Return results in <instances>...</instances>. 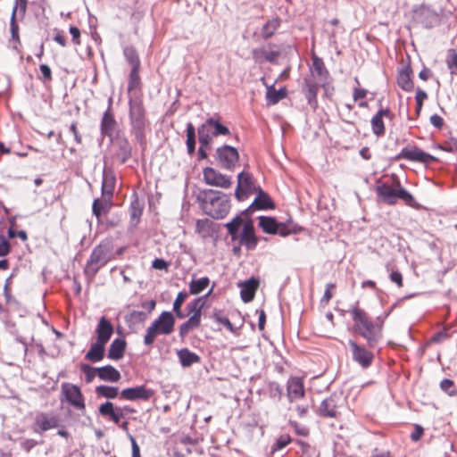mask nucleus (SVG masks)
<instances>
[{"label":"nucleus","instance_id":"f257e3e1","mask_svg":"<svg viewBox=\"0 0 457 457\" xmlns=\"http://www.w3.org/2000/svg\"><path fill=\"white\" fill-rule=\"evenodd\" d=\"M353 324V330L367 341L368 346L375 348L382 339L383 321L375 323L370 320L367 312L353 305L350 309Z\"/></svg>","mask_w":457,"mask_h":457},{"label":"nucleus","instance_id":"f03ea898","mask_svg":"<svg viewBox=\"0 0 457 457\" xmlns=\"http://www.w3.org/2000/svg\"><path fill=\"white\" fill-rule=\"evenodd\" d=\"M196 199L204 212L215 220L225 218L230 210L229 197L221 191L204 189Z\"/></svg>","mask_w":457,"mask_h":457},{"label":"nucleus","instance_id":"7ed1b4c3","mask_svg":"<svg viewBox=\"0 0 457 457\" xmlns=\"http://www.w3.org/2000/svg\"><path fill=\"white\" fill-rule=\"evenodd\" d=\"M129 121L131 132L136 139L142 144L145 141V129L146 124L145 110L143 104L142 97L134 92L129 96Z\"/></svg>","mask_w":457,"mask_h":457},{"label":"nucleus","instance_id":"20e7f679","mask_svg":"<svg viewBox=\"0 0 457 457\" xmlns=\"http://www.w3.org/2000/svg\"><path fill=\"white\" fill-rule=\"evenodd\" d=\"M175 325L174 315L168 311L162 312L160 316L154 320L147 328L144 337V344L150 346L154 344L155 338L159 335H170Z\"/></svg>","mask_w":457,"mask_h":457},{"label":"nucleus","instance_id":"39448f33","mask_svg":"<svg viewBox=\"0 0 457 457\" xmlns=\"http://www.w3.org/2000/svg\"><path fill=\"white\" fill-rule=\"evenodd\" d=\"M376 193L381 202L389 205L396 204L398 199H402L409 206H414L415 204L412 195L403 188L399 182L396 188L391 187L386 183L378 185Z\"/></svg>","mask_w":457,"mask_h":457},{"label":"nucleus","instance_id":"423d86ee","mask_svg":"<svg viewBox=\"0 0 457 457\" xmlns=\"http://www.w3.org/2000/svg\"><path fill=\"white\" fill-rule=\"evenodd\" d=\"M198 139L202 145H210L213 137L225 136L229 134V129L213 117L208 118L198 129Z\"/></svg>","mask_w":457,"mask_h":457},{"label":"nucleus","instance_id":"0eeeda50","mask_svg":"<svg viewBox=\"0 0 457 457\" xmlns=\"http://www.w3.org/2000/svg\"><path fill=\"white\" fill-rule=\"evenodd\" d=\"M111 260V251L107 245H98L96 246L85 267V274L88 277H95L98 270Z\"/></svg>","mask_w":457,"mask_h":457},{"label":"nucleus","instance_id":"6e6552de","mask_svg":"<svg viewBox=\"0 0 457 457\" xmlns=\"http://www.w3.org/2000/svg\"><path fill=\"white\" fill-rule=\"evenodd\" d=\"M347 344L350 347L353 361L362 370L369 369L374 361L375 354L370 350L368 345H359L353 339H349Z\"/></svg>","mask_w":457,"mask_h":457},{"label":"nucleus","instance_id":"1a4fd4ad","mask_svg":"<svg viewBox=\"0 0 457 457\" xmlns=\"http://www.w3.org/2000/svg\"><path fill=\"white\" fill-rule=\"evenodd\" d=\"M60 426V416L54 411H38L35 415L32 424V430L36 434L42 435L50 429L57 428Z\"/></svg>","mask_w":457,"mask_h":457},{"label":"nucleus","instance_id":"9d476101","mask_svg":"<svg viewBox=\"0 0 457 457\" xmlns=\"http://www.w3.org/2000/svg\"><path fill=\"white\" fill-rule=\"evenodd\" d=\"M402 159L424 164L429 163L436 160L433 155L422 151L416 145L405 146L397 155L394 157V160L395 161Z\"/></svg>","mask_w":457,"mask_h":457},{"label":"nucleus","instance_id":"9b49d317","mask_svg":"<svg viewBox=\"0 0 457 457\" xmlns=\"http://www.w3.org/2000/svg\"><path fill=\"white\" fill-rule=\"evenodd\" d=\"M62 393L65 400L75 409L84 411L86 409L84 396L80 388L71 383H63L62 385Z\"/></svg>","mask_w":457,"mask_h":457},{"label":"nucleus","instance_id":"f8f14e48","mask_svg":"<svg viewBox=\"0 0 457 457\" xmlns=\"http://www.w3.org/2000/svg\"><path fill=\"white\" fill-rule=\"evenodd\" d=\"M238 158V152L233 146L224 145L216 150V159L220 165L226 170H232Z\"/></svg>","mask_w":457,"mask_h":457},{"label":"nucleus","instance_id":"ddd939ff","mask_svg":"<svg viewBox=\"0 0 457 457\" xmlns=\"http://www.w3.org/2000/svg\"><path fill=\"white\" fill-rule=\"evenodd\" d=\"M343 404L341 395L333 394L324 399L319 408V413L325 418H337L339 414V408Z\"/></svg>","mask_w":457,"mask_h":457},{"label":"nucleus","instance_id":"4468645a","mask_svg":"<svg viewBox=\"0 0 457 457\" xmlns=\"http://www.w3.org/2000/svg\"><path fill=\"white\" fill-rule=\"evenodd\" d=\"M257 189L250 173L241 171L237 175V186L235 195L238 201H244L249 194L255 192Z\"/></svg>","mask_w":457,"mask_h":457},{"label":"nucleus","instance_id":"2eb2a0df","mask_svg":"<svg viewBox=\"0 0 457 457\" xmlns=\"http://www.w3.org/2000/svg\"><path fill=\"white\" fill-rule=\"evenodd\" d=\"M414 21L423 28L431 29L438 23V14L431 8L421 5L414 11Z\"/></svg>","mask_w":457,"mask_h":457},{"label":"nucleus","instance_id":"dca6fc26","mask_svg":"<svg viewBox=\"0 0 457 457\" xmlns=\"http://www.w3.org/2000/svg\"><path fill=\"white\" fill-rule=\"evenodd\" d=\"M203 175L204 181L210 186L228 188L232 184L229 177L221 174L211 167L204 168Z\"/></svg>","mask_w":457,"mask_h":457},{"label":"nucleus","instance_id":"f3484780","mask_svg":"<svg viewBox=\"0 0 457 457\" xmlns=\"http://www.w3.org/2000/svg\"><path fill=\"white\" fill-rule=\"evenodd\" d=\"M154 395V390L145 386L128 387L120 392V396L129 401L143 400L147 401Z\"/></svg>","mask_w":457,"mask_h":457},{"label":"nucleus","instance_id":"a211bd4d","mask_svg":"<svg viewBox=\"0 0 457 457\" xmlns=\"http://www.w3.org/2000/svg\"><path fill=\"white\" fill-rule=\"evenodd\" d=\"M312 63L310 67V71L312 76L320 82L322 87H325V84L328 79V71L326 69L324 62L321 58L313 54L312 57Z\"/></svg>","mask_w":457,"mask_h":457},{"label":"nucleus","instance_id":"6ab92c4d","mask_svg":"<svg viewBox=\"0 0 457 457\" xmlns=\"http://www.w3.org/2000/svg\"><path fill=\"white\" fill-rule=\"evenodd\" d=\"M111 104L112 99H109V106L107 110L104 112L102 120H101V134L104 137H108L111 140H112L115 129H116V120L114 119L113 114L111 112Z\"/></svg>","mask_w":457,"mask_h":457},{"label":"nucleus","instance_id":"aec40b11","mask_svg":"<svg viewBox=\"0 0 457 457\" xmlns=\"http://www.w3.org/2000/svg\"><path fill=\"white\" fill-rule=\"evenodd\" d=\"M239 242L245 245L248 250L255 249L258 244V238L254 234V228L251 220L243 225V229L240 235Z\"/></svg>","mask_w":457,"mask_h":457},{"label":"nucleus","instance_id":"412c9836","mask_svg":"<svg viewBox=\"0 0 457 457\" xmlns=\"http://www.w3.org/2000/svg\"><path fill=\"white\" fill-rule=\"evenodd\" d=\"M384 117L393 119L394 114L388 108H382L378 110V112L371 118L370 123L372 132L377 137H381L385 134V125L383 121Z\"/></svg>","mask_w":457,"mask_h":457},{"label":"nucleus","instance_id":"4be33fe9","mask_svg":"<svg viewBox=\"0 0 457 457\" xmlns=\"http://www.w3.org/2000/svg\"><path fill=\"white\" fill-rule=\"evenodd\" d=\"M287 397L290 402L298 400L304 395L303 381L299 377L290 378L287 386Z\"/></svg>","mask_w":457,"mask_h":457},{"label":"nucleus","instance_id":"5701e85b","mask_svg":"<svg viewBox=\"0 0 457 457\" xmlns=\"http://www.w3.org/2000/svg\"><path fill=\"white\" fill-rule=\"evenodd\" d=\"M96 341L104 345L113 334V326L104 316L101 317L96 328Z\"/></svg>","mask_w":457,"mask_h":457},{"label":"nucleus","instance_id":"b1692460","mask_svg":"<svg viewBox=\"0 0 457 457\" xmlns=\"http://www.w3.org/2000/svg\"><path fill=\"white\" fill-rule=\"evenodd\" d=\"M320 86V82L314 81L312 79H304L303 90L305 91V97L313 110L318 106L317 95Z\"/></svg>","mask_w":457,"mask_h":457},{"label":"nucleus","instance_id":"393cba45","mask_svg":"<svg viewBox=\"0 0 457 457\" xmlns=\"http://www.w3.org/2000/svg\"><path fill=\"white\" fill-rule=\"evenodd\" d=\"M116 157L120 163H125L132 154V146L127 137H118L115 141Z\"/></svg>","mask_w":457,"mask_h":457},{"label":"nucleus","instance_id":"a878e982","mask_svg":"<svg viewBox=\"0 0 457 457\" xmlns=\"http://www.w3.org/2000/svg\"><path fill=\"white\" fill-rule=\"evenodd\" d=\"M257 195L254 198L252 204L249 206V208L245 211H249L251 209L253 210H270L274 209L275 204L270 195L264 192L261 187H258Z\"/></svg>","mask_w":457,"mask_h":457},{"label":"nucleus","instance_id":"bb28decb","mask_svg":"<svg viewBox=\"0 0 457 457\" xmlns=\"http://www.w3.org/2000/svg\"><path fill=\"white\" fill-rule=\"evenodd\" d=\"M279 55L276 50H267L265 47L254 48L252 50L253 59L256 62L262 63L263 61L274 62Z\"/></svg>","mask_w":457,"mask_h":457},{"label":"nucleus","instance_id":"cd10ccee","mask_svg":"<svg viewBox=\"0 0 457 457\" xmlns=\"http://www.w3.org/2000/svg\"><path fill=\"white\" fill-rule=\"evenodd\" d=\"M143 213V204L140 203L137 195L131 201L129 205V228L130 230L134 229L140 221L141 215Z\"/></svg>","mask_w":457,"mask_h":457},{"label":"nucleus","instance_id":"c85d7f7f","mask_svg":"<svg viewBox=\"0 0 457 457\" xmlns=\"http://www.w3.org/2000/svg\"><path fill=\"white\" fill-rule=\"evenodd\" d=\"M239 287H241L240 295L245 303L252 301L254 297L255 291L258 287V280L252 278L242 282Z\"/></svg>","mask_w":457,"mask_h":457},{"label":"nucleus","instance_id":"c756f323","mask_svg":"<svg viewBox=\"0 0 457 457\" xmlns=\"http://www.w3.org/2000/svg\"><path fill=\"white\" fill-rule=\"evenodd\" d=\"M115 186V177L112 171H107L105 169L103 172L102 181V195L103 198L112 199Z\"/></svg>","mask_w":457,"mask_h":457},{"label":"nucleus","instance_id":"7c9ffc66","mask_svg":"<svg viewBox=\"0 0 457 457\" xmlns=\"http://www.w3.org/2000/svg\"><path fill=\"white\" fill-rule=\"evenodd\" d=\"M126 341L122 338H115L108 350L107 357L111 360L119 361L124 356Z\"/></svg>","mask_w":457,"mask_h":457},{"label":"nucleus","instance_id":"2f4dec72","mask_svg":"<svg viewBox=\"0 0 457 457\" xmlns=\"http://www.w3.org/2000/svg\"><path fill=\"white\" fill-rule=\"evenodd\" d=\"M287 95L286 87L276 89L274 85L266 86V101L270 105L278 104L280 100L284 99Z\"/></svg>","mask_w":457,"mask_h":457},{"label":"nucleus","instance_id":"473e14b6","mask_svg":"<svg viewBox=\"0 0 457 457\" xmlns=\"http://www.w3.org/2000/svg\"><path fill=\"white\" fill-rule=\"evenodd\" d=\"M97 377L103 381L117 382L120 378V371L112 365L97 368Z\"/></svg>","mask_w":457,"mask_h":457},{"label":"nucleus","instance_id":"72a5a7b5","mask_svg":"<svg viewBox=\"0 0 457 457\" xmlns=\"http://www.w3.org/2000/svg\"><path fill=\"white\" fill-rule=\"evenodd\" d=\"M105 345L96 341L85 355V359L91 362H98L104 357Z\"/></svg>","mask_w":457,"mask_h":457},{"label":"nucleus","instance_id":"f704fd0d","mask_svg":"<svg viewBox=\"0 0 457 457\" xmlns=\"http://www.w3.org/2000/svg\"><path fill=\"white\" fill-rule=\"evenodd\" d=\"M411 70L409 66L403 68L397 76V84L404 91L410 92L413 89V82L411 78Z\"/></svg>","mask_w":457,"mask_h":457},{"label":"nucleus","instance_id":"c9c22d12","mask_svg":"<svg viewBox=\"0 0 457 457\" xmlns=\"http://www.w3.org/2000/svg\"><path fill=\"white\" fill-rule=\"evenodd\" d=\"M178 358L182 367H190L194 363L200 361V357L195 353L188 350L187 348H182L177 352Z\"/></svg>","mask_w":457,"mask_h":457},{"label":"nucleus","instance_id":"e433bc0d","mask_svg":"<svg viewBox=\"0 0 457 457\" xmlns=\"http://www.w3.org/2000/svg\"><path fill=\"white\" fill-rule=\"evenodd\" d=\"M278 222L273 217L261 216L259 217V226L263 232L270 235H276L278 231Z\"/></svg>","mask_w":457,"mask_h":457},{"label":"nucleus","instance_id":"4c0bfd02","mask_svg":"<svg viewBox=\"0 0 457 457\" xmlns=\"http://www.w3.org/2000/svg\"><path fill=\"white\" fill-rule=\"evenodd\" d=\"M111 200L107 197L101 199H95L92 205V212L94 215L99 219L104 213L107 212L111 207Z\"/></svg>","mask_w":457,"mask_h":457},{"label":"nucleus","instance_id":"58836bf2","mask_svg":"<svg viewBox=\"0 0 457 457\" xmlns=\"http://www.w3.org/2000/svg\"><path fill=\"white\" fill-rule=\"evenodd\" d=\"M281 21L278 18H274L268 21L262 28V37L263 39L271 37L280 27Z\"/></svg>","mask_w":457,"mask_h":457},{"label":"nucleus","instance_id":"ea45409f","mask_svg":"<svg viewBox=\"0 0 457 457\" xmlns=\"http://www.w3.org/2000/svg\"><path fill=\"white\" fill-rule=\"evenodd\" d=\"M210 283V279L207 277H203L198 279H192L189 283V294L198 295L202 293Z\"/></svg>","mask_w":457,"mask_h":457},{"label":"nucleus","instance_id":"a19ab883","mask_svg":"<svg viewBox=\"0 0 457 457\" xmlns=\"http://www.w3.org/2000/svg\"><path fill=\"white\" fill-rule=\"evenodd\" d=\"M242 224L243 219L240 215H237L230 221L225 224L228 233L230 235L233 241L238 238V230Z\"/></svg>","mask_w":457,"mask_h":457},{"label":"nucleus","instance_id":"79ce46f5","mask_svg":"<svg viewBox=\"0 0 457 457\" xmlns=\"http://www.w3.org/2000/svg\"><path fill=\"white\" fill-rule=\"evenodd\" d=\"M187 148L189 154L195 150V129L191 122L187 124Z\"/></svg>","mask_w":457,"mask_h":457},{"label":"nucleus","instance_id":"37998d69","mask_svg":"<svg viewBox=\"0 0 457 457\" xmlns=\"http://www.w3.org/2000/svg\"><path fill=\"white\" fill-rule=\"evenodd\" d=\"M96 392L98 395L108 398V399H114L117 397L119 394L118 387L101 385L96 386Z\"/></svg>","mask_w":457,"mask_h":457},{"label":"nucleus","instance_id":"c03bdc74","mask_svg":"<svg viewBox=\"0 0 457 457\" xmlns=\"http://www.w3.org/2000/svg\"><path fill=\"white\" fill-rule=\"evenodd\" d=\"M126 60L132 68L140 67V61L136 49L133 46H127L123 50Z\"/></svg>","mask_w":457,"mask_h":457},{"label":"nucleus","instance_id":"a18cd8bd","mask_svg":"<svg viewBox=\"0 0 457 457\" xmlns=\"http://www.w3.org/2000/svg\"><path fill=\"white\" fill-rule=\"evenodd\" d=\"M187 293L181 291L177 295V297L173 303V312H175L176 316L179 319H183L186 317V314L181 310V306L185 300L187 299Z\"/></svg>","mask_w":457,"mask_h":457},{"label":"nucleus","instance_id":"49530a36","mask_svg":"<svg viewBox=\"0 0 457 457\" xmlns=\"http://www.w3.org/2000/svg\"><path fill=\"white\" fill-rule=\"evenodd\" d=\"M204 298L205 297H197L188 303L187 305V312L189 314H202V310L204 307Z\"/></svg>","mask_w":457,"mask_h":457},{"label":"nucleus","instance_id":"de8ad7c7","mask_svg":"<svg viewBox=\"0 0 457 457\" xmlns=\"http://www.w3.org/2000/svg\"><path fill=\"white\" fill-rule=\"evenodd\" d=\"M446 64L452 74L457 73V52L453 48L447 51Z\"/></svg>","mask_w":457,"mask_h":457},{"label":"nucleus","instance_id":"09e8293b","mask_svg":"<svg viewBox=\"0 0 457 457\" xmlns=\"http://www.w3.org/2000/svg\"><path fill=\"white\" fill-rule=\"evenodd\" d=\"M139 67L132 68L129 74V80L128 85V90L129 93L138 87L140 79L138 76Z\"/></svg>","mask_w":457,"mask_h":457},{"label":"nucleus","instance_id":"8fccbe9b","mask_svg":"<svg viewBox=\"0 0 457 457\" xmlns=\"http://www.w3.org/2000/svg\"><path fill=\"white\" fill-rule=\"evenodd\" d=\"M440 388L450 396H453L457 394L453 381L449 378H445L440 382Z\"/></svg>","mask_w":457,"mask_h":457},{"label":"nucleus","instance_id":"3c124183","mask_svg":"<svg viewBox=\"0 0 457 457\" xmlns=\"http://www.w3.org/2000/svg\"><path fill=\"white\" fill-rule=\"evenodd\" d=\"M80 369L85 374L87 383H91L95 377L97 376V368L91 367L88 364H82Z\"/></svg>","mask_w":457,"mask_h":457},{"label":"nucleus","instance_id":"603ef678","mask_svg":"<svg viewBox=\"0 0 457 457\" xmlns=\"http://www.w3.org/2000/svg\"><path fill=\"white\" fill-rule=\"evenodd\" d=\"M147 312L145 311H132L128 314V320L133 322H142L147 319Z\"/></svg>","mask_w":457,"mask_h":457},{"label":"nucleus","instance_id":"864d4df0","mask_svg":"<svg viewBox=\"0 0 457 457\" xmlns=\"http://www.w3.org/2000/svg\"><path fill=\"white\" fill-rule=\"evenodd\" d=\"M443 151L457 154V138L451 137L445 143L440 146Z\"/></svg>","mask_w":457,"mask_h":457},{"label":"nucleus","instance_id":"5fc2aeb1","mask_svg":"<svg viewBox=\"0 0 457 457\" xmlns=\"http://www.w3.org/2000/svg\"><path fill=\"white\" fill-rule=\"evenodd\" d=\"M289 425L294 428L295 432L298 436H307L309 435V428L306 426L301 425L294 420H290Z\"/></svg>","mask_w":457,"mask_h":457},{"label":"nucleus","instance_id":"6e6d98bb","mask_svg":"<svg viewBox=\"0 0 457 457\" xmlns=\"http://www.w3.org/2000/svg\"><path fill=\"white\" fill-rule=\"evenodd\" d=\"M299 229L300 228H296V226H294L292 228H288L286 224L278 222L277 234L281 237H287L291 233H297Z\"/></svg>","mask_w":457,"mask_h":457},{"label":"nucleus","instance_id":"4d7b16f0","mask_svg":"<svg viewBox=\"0 0 457 457\" xmlns=\"http://www.w3.org/2000/svg\"><path fill=\"white\" fill-rule=\"evenodd\" d=\"M290 442V436L283 435L277 439L276 444L272 446V451H279L286 447Z\"/></svg>","mask_w":457,"mask_h":457},{"label":"nucleus","instance_id":"13d9d810","mask_svg":"<svg viewBox=\"0 0 457 457\" xmlns=\"http://www.w3.org/2000/svg\"><path fill=\"white\" fill-rule=\"evenodd\" d=\"M27 4L28 0H15V4L12 8V13H14V15H16L17 12H19L20 14L23 17L26 12Z\"/></svg>","mask_w":457,"mask_h":457},{"label":"nucleus","instance_id":"bf43d9fd","mask_svg":"<svg viewBox=\"0 0 457 457\" xmlns=\"http://www.w3.org/2000/svg\"><path fill=\"white\" fill-rule=\"evenodd\" d=\"M16 15L12 13L11 21H10V30L12 40L19 41V26L15 20Z\"/></svg>","mask_w":457,"mask_h":457},{"label":"nucleus","instance_id":"052dcab7","mask_svg":"<svg viewBox=\"0 0 457 457\" xmlns=\"http://www.w3.org/2000/svg\"><path fill=\"white\" fill-rule=\"evenodd\" d=\"M38 444L39 443L34 439L23 438L21 440V448L28 453Z\"/></svg>","mask_w":457,"mask_h":457},{"label":"nucleus","instance_id":"680f3d73","mask_svg":"<svg viewBox=\"0 0 457 457\" xmlns=\"http://www.w3.org/2000/svg\"><path fill=\"white\" fill-rule=\"evenodd\" d=\"M114 411H115V408L113 406V403L111 402H105L104 403L101 404L99 407V412L103 416L109 417Z\"/></svg>","mask_w":457,"mask_h":457},{"label":"nucleus","instance_id":"e2e57ef3","mask_svg":"<svg viewBox=\"0 0 457 457\" xmlns=\"http://www.w3.org/2000/svg\"><path fill=\"white\" fill-rule=\"evenodd\" d=\"M10 252V244L4 236H0V256H5Z\"/></svg>","mask_w":457,"mask_h":457},{"label":"nucleus","instance_id":"0e129e2a","mask_svg":"<svg viewBox=\"0 0 457 457\" xmlns=\"http://www.w3.org/2000/svg\"><path fill=\"white\" fill-rule=\"evenodd\" d=\"M40 71L42 73L45 81H50L52 79V71L47 64L42 63L39 65Z\"/></svg>","mask_w":457,"mask_h":457},{"label":"nucleus","instance_id":"69168bd1","mask_svg":"<svg viewBox=\"0 0 457 457\" xmlns=\"http://www.w3.org/2000/svg\"><path fill=\"white\" fill-rule=\"evenodd\" d=\"M202 314H192L187 322L192 327V328H196L200 326Z\"/></svg>","mask_w":457,"mask_h":457},{"label":"nucleus","instance_id":"338daca9","mask_svg":"<svg viewBox=\"0 0 457 457\" xmlns=\"http://www.w3.org/2000/svg\"><path fill=\"white\" fill-rule=\"evenodd\" d=\"M168 266H169L168 262L165 260L161 259V258L154 259L152 263V267L154 269L160 270H167Z\"/></svg>","mask_w":457,"mask_h":457},{"label":"nucleus","instance_id":"774afa93","mask_svg":"<svg viewBox=\"0 0 457 457\" xmlns=\"http://www.w3.org/2000/svg\"><path fill=\"white\" fill-rule=\"evenodd\" d=\"M390 279L392 282L395 283L399 287H403V276L399 271H392L390 273Z\"/></svg>","mask_w":457,"mask_h":457}]
</instances>
